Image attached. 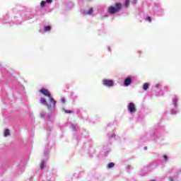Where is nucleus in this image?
Returning a JSON list of instances; mask_svg holds the SVG:
<instances>
[{"instance_id":"nucleus-14","label":"nucleus","mask_w":181,"mask_h":181,"mask_svg":"<svg viewBox=\"0 0 181 181\" xmlns=\"http://www.w3.org/2000/svg\"><path fill=\"white\" fill-rule=\"evenodd\" d=\"M47 2L45 1H42L40 3V6H42L43 8V6H45V5H46Z\"/></svg>"},{"instance_id":"nucleus-8","label":"nucleus","mask_w":181,"mask_h":181,"mask_svg":"<svg viewBox=\"0 0 181 181\" xmlns=\"http://www.w3.org/2000/svg\"><path fill=\"white\" fill-rule=\"evenodd\" d=\"M94 12L93 8H90L88 12H84V15H91Z\"/></svg>"},{"instance_id":"nucleus-9","label":"nucleus","mask_w":181,"mask_h":181,"mask_svg":"<svg viewBox=\"0 0 181 181\" xmlns=\"http://www.w3.org/2000/svg\"><path fill=\"white\" fill-rule=\"evenodd\" d=\"M50 30H52V27L50 25L44 27L45 32H49Z\"/></svg>"},{"instance_id":"nucleus-10","label":"nucleus","mask_w":181,"mask_h":181,"mask_svg":"<svg viewBox=\"0 0 181 181\" xmlns=\"http://www.w3.org/2000/svg\"><path fill=\"white\" fill-rule=\"evenodd\" d=\"M144 90H146L149 88V84L148 83H144L143 85Z\"/></svg>"},{"instance_id":"nucleus-4","label":"nucleus","mask_w":181,"mask_h":181,"mask_svg":"<svg viewBox=\"0 0 181 181\" xmlns=\"http://www.w3.org/2000/svg\"><path fill=\"white\" fill-rule=\"evenodd\" d=\"M102 83L105 87H112L114 86V81L110 79H103Z\"/></svg>"},{"instance_id":"nucleus-21","label":"nucleus","mask_w":181,"mask_h":181,"mask_svg":"<svg viewBox=\"0 0 181 181\" xmlns=\"http://www.w3.org/2000/svg\"><path fill=\"white\" fill-rule=\"evenodd\" d=\"M163 159L165 160H168V156H163Z\"/></svg>"},{"instance_id":"nucleus-22","label":"nucleus","mask_w":181,"mask_h":181,"mask_svg":"<svg viewBox=\"0 0 181 181\" xmlns=\"http://www.w3.org/2000/svg\"><path fill=\"white\" fill-rule=\"evenodd\" d=\"M72 128H73V129H76V128H77V126L73 125V126H72Z\"/></svg>"},{"instance_id":"nucleus-23","label":"nucleus","mask_w":181,"mask_h":181,"mask_svg":"<svg viewBox=\"0 0 181 181\" xmlns=\"http://www.w3.org/2000/svg\"><path fill=\"white\" fill-rule=\"evenodd\" d=\"M169 180H170V181H175V180H173V177H170V178H169Z\"/></svg>"},{"instance_id":"nucleus-13","label":"nucleus","mask_w":181,"mask_h":181,"mask_svg":"<svg viewBox=\"0 0 181 181\" xmlns=\"http://www.w3.org/2000/svg\"><path fill=\"white\" fill-rule=\"evenodd\" d=\"M46 115V113L45 112H41L40 113V116L41 118H45V116Z\"/></svg>"},{"instance_id":"nucleus-7","label":"nucleus","mask_w":181,"mask_h":181,"mask_svg":"<svg viewBox=\"0 0 181 181\" xmlns=\"http://www.w3.org/2000/svg\"><path fill=\"white\" fill-rule=\"evenodd\" d=\"M11 135V132L8 129H5L4 133V136H9Z\"/></svg>"},{"instance_id":"nucleus-25","label":"nucleus","mask_w":181,"mask_h":181,"mask_svg":"<svg viewBox=\"0 0 181 181\" xmlns=\"http://www.w3.org/2000/svg\"><path fill=\"white\" fill-rule=\"evenodd\" d=\"M156 87H157V88L159 87V85H156Z\"/></svg>"},{"instance_id":"nucleus-3","label":"nucleus","mask_w":181,"mask_h":181,"mask_svg":"<svg viewBox=\"0 0 181 181\" xmlns=\"http://www.w3.org/2000/svg\"><path fill=\"white\" fill-rule=\"evenodd\" d=\"M51 103L49 105L47 104V101L46 100V98H41L40 99V104H43V105H47L48 110H50V108H52V107H53V102H50Z\"/></svg>"},{"instance_id":"nucleus-11","label":"nucleus","mask_w":181,"mask_h":181,"mask_svg":"<svg viewBox=\"0 0 181 181\" xmlns=\"http://www.w3.org/2000/svg\"><path fill=\"white\" fill-rule=\"evenodd\" d=\"M114 166H115V164L114 163H110L107 165L108 169H111V168H114Z\"/></svg>"},{"instance_id":"nucleus-2","label":"nucleus","mask_w":181,"mask_h":181,"mask_svg":"<svg viewBox=\"0 0 181 181\" xmlns=\"http://www.w3.org/2000/svg\"><path fill=\"white\" fill-rule=\"evenodd\" d=\"M40 93L42 94V95H45V97H48L49 99L50 103H52V106L56 107V100L53 98H52V95L50 94V91L49 90L42 88L40 89Z\"/></svg>"},{"instance_id":"nucleus-20","label":"nucleus","mask_w":181,"mask_h":181,"mask_svg":"<svg viewBox=\"0 0 181 181\" xmlns=\"http://www.w3.org/2000/svg\"><path fill=\"white\" fill-rule=\"evenodd\" d=\"M61 101L63 104H64V103H66V99L65 98H62Z\"/></svg>"},{"instance_id":"nucleus-6","label":"nucleus","mask_w":181,"mask_h":181,"mask_svg":"<svg viewBox=\"0 0 181 181\" xmlns=\"http://www.w3.org/2000/svg\"><path fill=\"white\" fill-rule=\"evenodd\" d=\"M131 83H132V79L129 77L127 78L125 80H124V86L126 87H128V86H129V84H131Z\"/></svg>"},{"instance_id":"nucleus-16","label":"nucleus","mask_w":181,"mask_h":181,"mask_svg":"<svg viewBox=\"0 0 181 181\" xmlns=\"http://www.w3.org/2000/svg\"><path fill=\"white\" fill-rule=\"evenodd\" d=\"M129 6V0H126V8Z\"/></svg>"},{"instance_id":"nucleus-24","label":"nucleus","mask_w":181,"mask_h":181,"mask_svg":"<svg viewBox=\"0 0 181 181\" xmlns=\"http://www.w3.org/2000/svg\"><path fill=\"white\" fill-rule=\"evenodd\" d=\"M144 149H145V151H146L147 149H148V147H144Z\"/></svg>"},{"instance_id":"nucleus-17","label":"nucleus","mask_w":181,"mask_h":181,"mask_svg":"<svg viewBox=\"0 0 181 181\" xmlns=\"http://www.w3.org/2000/svg\"><path fill=\"white\" fill-rule=\"evenodd\" d=\"M146 20L148 21V22H151L152 21V18H151V16H147Z\"/></svg>"},{"instance_id":"nucleus-5","label":"nucleus","mask_w":181,"mask_h":181,"mask_svg":"<svg viewBox=\"0 0 181 181\" xmlns=\"http://www.w3.org/2000/svg\"><path fill=\"white\" fill-rule=\"evenodd\" d=\"M129 109L130 110V112H135V111H136V107H135L134 103H130Z\"/></svg>"},{"instance_id":"nucleus-15","label":"nucleus","mask_w":181,"mask_h":181,"mask_svg":"<svg viewBox=\"0 0 181 181\" xmlns=\"http://www.w3.org/2000/svg\"><path fill=\"white\" fill-rule=\"evenodd\" d=\"M64 112H65L66 114H71V112H73V111L65 110H64Z\"/></svg>"},{"instance_id":"nucleus-12","label":"nucleus","mask_w":181,"mask_h":181,"mask_svg":"<svg viewBox=\"0 0 181 181\" xmlns=\"http://www.w3.org/2000/svg\"><path fill=\"white\" fill-rule=\"evenodd\" d=\"M46 166V163L42 161L40 165V168L43 169Z\"/></svg>"},{"instance_id":"nucleus-1","label":"nucleus","mask_w":181,"mask_h":181,"mask_svg":"<svg viewBox=\"0 0 181 181\" xmlns=\"http://www.w3.org/2000/svg\"><path fill=\"white\" fill-rule=\"evenodd\" d=\"M122 8V4L116 3L114 6H110L108 7L107 12L110 13V15H115L117 12H119Z\"/></svg>"},{"instance_id":"nucleus-18","label":"nucleus","mask_w":181,"mask_h":181,"mask_svg":"<svg viewBox=\"0 0 181 181\" xmlns=\"http://www.w3.org/2000/svg\"><path fill=\"white\" fill-rule=\"evenodd\" d=\"M173 103H174L175 107H177V100H173Z\"/></svg>"},{"instance_id":"nucleus-19","label":"nucleus","mask_w":181,"mask_h":181,"mask_svg":"<svg viewBox=\"0 0 181 181\" xmlns=\"http://www.w3.org/2000/svg\"><path fill=\"white\" fill-rule=\"evenodd\" d=\"M53 0H46L47 4H52Z\"/></svg>"}]
</instances>
